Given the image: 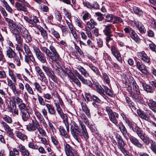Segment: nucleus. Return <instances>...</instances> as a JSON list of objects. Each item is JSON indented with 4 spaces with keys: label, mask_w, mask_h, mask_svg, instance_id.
<instances>
[{
    "label": "nucleus",
    "mask_w": 156,
    "mask_h": 156,
    "mask_svg": "<svg viewBox=\"0 0 156 156\" xmlns=\"http://www.w3.org/2000/svg\"><path fill=\"white\" fill-rule=\"evenodd\" d=\"M126 100L132 110L133 111L136 110V108L135 106V105L133 102L130 100V98L128 97H126Z\"/></svg>",
    "instance_id": "obj_36"
},
{
    "label": "nucleus",
    "mask_w": 156,
    "mask_h": 156,
    "mask_svg": "<svg viewBox=\"0 0 156 156\" xmlns=\"http://www.w3.org/2000/svg\"><path fill=\"white\" fill-rule=\"evenodd\" d=\"M86 25L90 29H93L95 27V26L97 25V23L92 19L86 22Z\"/></svg>",
    "instance_id": "obj_29"
},
{
    "label": "nucleus",
    "mask_w": 156,
    "mask_h": 156,
    "mask_svg": "<svg viewBox=\"0 0 156 156\" xmlns=\"http://www.w3.org/2000/svg\"><path fill=\"white\" fill-rule=\"evenodd\" d=\"M62 1L65 4L69 5L73 7V5L76 3V0H62Z\"/></svg>",
    "instance_id": "obj_55"
},
{
    "label": "nucleus",
    "mask_w": 156,
    "mask_h": 156,
    "mask_svg": "<svg viewBox=\"0 0 156 156\" xmlns=\"http://www.w3.org/2000/svg\"><path fill=\"white\" fill-rule=\"evenodd\" d=\"M91 17V16L88 12H86L83 16L82 18L84 20L89 19Z\"/></svg>",
    "instance_id": "obj_64"
},
{
    "label": "nucleus",
    "mask_w": 156,
    "mask_h": 156,
    "mask_svg": "<svg viewBox=\"0 0 156 156\" xmlns=\"http://www.w3.org/2000/svg\"><path fill=\"white\" fill-rule=\"evenodd\" d=\"M89 67L97 75H100V72L97 68L95 67L92 64L90 65Z\"/></svg>",
    "instance_id": "obj_50"
},
{
    "label": "nucleus",
    "mask_w": 156,
    "mask_h": 156,
    "mask_svg": "<svg viewBox=\"0 0 156 156\" xmlns=\"http://www.w3.org/2000/svg\"><path fill=\"white\" fill-rule=\"evenodd\" d=\"M21 32L24 37L27 39L28 42H30L32 41V39L30 37L29 33L28 30L26 28H23L21 30Z\"/></svg>",
    "instance_id": "obj_22"
},
{
    "label": "nucleus",
    "mask_w": 156,
    "mask_h": 156,
    "mask_svg": "<svg viewBox=\"0 0 156 156\" xmlns=\"http://www.w3.org/2000/svg\"><path fill=\"white\" fill-rule=\"evenodd\" d=\"M8 80L7 83L10 89L12 90L14 94L15 95L16 94H18L19 93L17 89H16V87L15 85V83L13 82L12 80H8L9 78H7Z\"/></svg>",
    "instance_id": "obj_21"
},
{
    "label": "nucleus",
    "mask_w": 156,
    "mask_h": 156,
    "mask_svg": "<svg viewBox=\"0 0 156 156\" xmlns=\"http://www.w3.org/2000/svg\"><path fill=\"white\" fill-rule=\"evenodd\" d=\"M18 107L20 110V113L29 111V107L27 106L25 104L23 103L18 105Z\"/></svg>",
    "instance_id": "obj_35"
},
{
    "label": "nucleus",
    "mask_w": 156,
    "mask_h": 156,
    "mask_svg": "<svg viewBox=\"0 0 156 156\" xmlns=\"http://www.w3.org/2000/svg\"><path fill=\"white\" fill-rule=\"evenodd\" d=\"M24 18L26 22L31 24L32 26L36 27V23L39 22V20L36 16H33V18H29L27 16H24Z\"/></svg>",
    "instance_id": "obj_14"
},
{
    "label": "nucleus",
    "mask_w": 156,
    "mask_h": 156,
    "mask_svg": "<svg viewBox=\"0 0 156 156\" xmlns=\"http://www.w3.org/2000/svg\"><path fill=\"white\" fill-rule=\"evenodd\" d=\"M59 130L60 133V135L62 136L64 138L66 139L69 138V136L68 134V133L69 132V126H60L59 128Z\"/></svg>",
    "instance_id": "obj_10"
},
{
    "label": "nucleus",
    "mask_w": 156,
    "mask_h": 156,
    "mask_svg": "<svg viewBox=\"0 0 156 156\" xmlns=\"http://www.w3.org/2000/svg\"><path fill=\"white\" fill-rule=\"evenodd\" d=\"M1 124L2 127L4 128L6 132L11 129L9 126L6 122L4 121H2L1 122Z\"/></svg>",
    "instance_id": "obj_58"
},
{
    "label": "nucleus",
    "mask_w": 156,
    "mask_h": 156,
    "mask_svg": "<svg viewBox=\"0 0 156 156\" xmlns=\"http://www.w3.org/2000/svg\"><path fill=\"white\" fill-rule=\"evenodd\" d=\"M148 105L150 108L152 110L154 108H156V101H152L148 103Z\"/></svg>",
    "instance_id": "obj_59"
},
{
    "label": "nucleus",
    "mask_w": 156,
    "mask_h": 156,
    "mask_svg": "<svg viewBox=\"0 0 156 156\" xmlns=\"http://www.w3.org/2000/svg\"><path fill=\"white\" fill-rule=\"evenodd\" d=\"M116 138L118 144L119 148L123 153L126 152V150L124 148L125 144L121 137L120 135H118L116 136Z\"/></svg>",
    "instance_id": "obj_13"
},
{
    "label": "nucleus",
    "mask_w": 156,
    "mask_h": 156,
    "mask_svg": "<svg viewBox=\"0 0 156 156\" xmlns=\"http://www.w3.org/2000/svg\"><path fill=\"white\" fill-rule=\"evenodd\" d=\"M131 37L136 42H137L139 40V38L138 37L137 35L135 32L133 30H132L130 34Z\"/></svg>",
    "instance_id": "obj_46"
},
{
    "label": "nucleus",
    "mask_w": 156,
    "mask_h": 156,
    "mask_svg": "<svg viewBox=\"0 0 156 156\" xmlns=\"http://www.w3.org/2000/svg\"><path fill=\"white\" fill-rule=\"evenodd\" d=\"M82 83L84 84L87 85L92 88L93 86V83L90 80H89L85 79L83 77L80 80Z\"/></svg>",
    "instance_id": "obj_42"
},
{
    "label": "nucleus",
    "mask_w": 156,
    "mask_h": 156,
    "mask_svg": "<svg viewBox=\"0 0 156 156\" xmlns=\"http://www.w3.org/2000/svg\"><path fill=\"white\" fill-rule=\"evenodd\" d=\"M124 120L125 121L126 123L127 124L129 128L133 130V129H134V124L133 123L126 117L125 118Z\"/></svg>",
    "instance_id": "obj_44"
},
{
    "label": "nucleus",
    "mask_w": 156,
    "mask_h": 156,
    "mask_svg": "<svg viewBox=\"0 0 156 156\" xmlns=\"http://www.w3.org/2000/svg\"><path fill=\"white\" fill-rule=\"evenodd\" d=\"M46 107L48 113L51 115H55L56 112L54 107L51 104H46Z\"/></svg>",
    "instance_id": "obj_26"
},
{
    "label": "nucleus",
    "mask_w": 156,
    "mask_h": 156,
    "mask_svg": "<svg viewBox=\"0 0 156 156\" xmlns=\"http://www.w3.org/2000/svg\"><path fill=\"white\" fill-rule=\"evenodd\" d=\"M133 11L135 13L137 14L139 16H142L143 12L142 10L136 6H134L133 8Z\"/></svg>",
    "instance_id": "obj_39"
},
{
    "label": "nucleus",
    "mask_w": 156,
    "mask_h": 156,
    "mask_svg": "<svg viewBox=\"0 0 156 156\" xmlns=\"http://www.w3.org/2000/svg\"><path fill=\"white\" fill-rule=\"evenodd\" d=\"M41 33V34L45 39H47L48 38V34L46 31L43 28L40 27H38Z\"/></svg>",
    "instance_id": "obj_41"
},
{
    "label": "nucleus",
    "mask_w": 156,
    "mask_h": 156,
    "mask_svg": "<svg viewBox=\"0 0 156 156\" xmlns=\"http://www.w3.org/2000/svg\"><path fill=\"white\" fill-rule=\"evenodd\" d=\"M34 86L35 89L37 90V92L40 93H42V88L38 83L35 82L34 83Z\"/></svg>",
    "instance_id": "obj_49"
},
{
    "label": "nucleus",
    "mask_w": 156,
    "mask_h": 156,
    "mask_svg": "<svg viewBox=\"0 0 156 156\" xmlns=\"http://www.w3.org/2000/svg\"><path fill=\"white\" fill-rule=\"evenodd\" d=\"M106 111L108 114L110 121L114 125L117 126L119 114L116 112H113L109 107L106 108Z\"/></svg>",
    "instance_id": "obj_4"
},
{
    "label": "nucleus",
    "mask_w": 156,
    "mask_h": 156,
    "mask_svg": "<svg viewBox=\"0 0 156 156\" xmlns=\"http://www.w3.org/2000/svg\"><path fill=\"white\" fill-rule=\"evenodd\" d=\"M49 32L57 40L60 38V35L58 32L53 28H50L48 30Z\"/></svg>",
    "instance_id": "obj_32"
},
{
    "label": "nucleus",
    "mask_w": 156,
    "mask_h": 156,
    "mask_svg": "<svg viewBox=\"0 0 156 156\" xmlns=\"http://www.w3.org/2000/svg\"><path fill=\"white\" fill-rule=\"evenodd\" d=\"M112 26V24L104 25V28L103 32L104 34L106 36V41L107 42H109L113 40V38L112 37L113 36L112 34V31L111 30Z\"/></svg>",
    "instance_id": "obj_6"
},
{
    "label": "nucleus",
    "mask_w": 156,
    "mask_h": 156,
    "mask_svg": "<svg viewBox=\"0 0 156 156\" xmlns=\"http://www.w3.org/2000/svg\"><path fill=\"white\" fill-rule=\"evenodd\" d=\"M80 123L82 129V131H80L78 135L83 137L85 140H87L88 139L89 136L85 126L80 121Z\"/></svg>",
    "instance_id": "obj_12"
},
{
    "label": "nucleus",
    "mask_w": 156,
    "mask_h": 156,
    "mask_svg": "<svg viewBox=\"0 0 156 156\" xmlns=\"http://www.w3.org/2000/svg\"><path fill=\"white\" fill-rule=\"evenodd\" d=\"M6 56L9 58L12 59L16 55L15 52L10 47H6L5 51Z\"/></svg>",
    "instance_id": "obj_17"
},
{
    "label": "nucleus",
    "mask_w": 156,
    "mask_h": 156,
    "mask_svg": "<svg viewBox=\"0 0 156 156\" xmlns=\"http://www.w3.org/2000/svg\"><path fill=\"white\" fill-rule=\"evenodd\" d=\"M37 74L39 76L41 79V80L44 82L46 84H48V80L46 78L45 75L44 73L41 70L40 72L38 73Z\"/></svg>",
    "instance_id": "obj_38"
},
{
    "label": "nucleus",
    "mask_w": 156,
    "mask_h": 156,
    "mask_svg": "<svg viewBox=\"0 0 156 156\" xmlns=\"http://www.w3.org/2000/svg\"><path fill=\"white\" fill-rule=\"evenodd\" d=\"M25 86L26 90L29 94L31 95L34 94V93L33 90L29 84L27 83H26L25 85Z\"/></svg>",
    "instance_id": "obj_47"
},
{
    "label": "nucleus",
    "mask_w": 156,
    "mask_h": 156,
    "mask_svg": "<svg viewBox=\"0 0 156 156\" xmlns=\"http://www.w3.org/2000/svg\"><path fill=\"white\" fill-rule=\"evenodd\" d=\"M77 69L81 73L82 75L84 76L85 77H87L89 75V73L87 72L86 70L82 67L80 66H78Z\"/></svg>",
    "instance_id": "obj_37"
},
{
    "label": "nucleus",
    "mask_w": 156,
    "mask_h": 156,
    "mask_svg": "<svg viewBox=\"0 0 156 156\" xmlns=\"http://www.w3.org/2000/svg\"><path fill=\"white\" fill-rule=\"evenodd\" d=\"M137 30L140 33L145 34L146 32V29L142 23L139 21H136L134 23Z\"/></svg>",
    "instance_id": "obj_18"
},
{
    "label": "nucleus",
    "mask_w": 156,
    "mask_h": 156,
    "mask_svg": "<svg viewBox=\"0 0 156 156\" xmlns=\"http://www.w3.org/2000/svg\"><path fill=\"white\" fill-rule=\"evenodd\" d=\"M7 78V75L5 72L3 70H0V79H4Z\"/></svg>",
    "instance_id": "obj_60"
},
{
    "label": "nucleus",
    "mask_w": 156,
    "mask_h": 156,
    "mask_svg": "<svg viewBox=\"0 0 156 156\" xmlns=\"http://www.w3.org/2000/svg\"><path fill=\"white\" fill-rule=\"evenodd\" d=\"M138 115L142 119L145 120L148 122H150L151 119H150V115L152 117H154L153 115H151L150 113L149 115L145 114L142 111L139 109H137L136 111Z\"/></svg>",
    "instance_id": "obj_15"
},
{
    "label": "nucleus",
    "mask_w": 156,
    "mask_h": 156,
    "mask_svg": "<svg viewBox=\"0 0 156 156\" xmlns=\"http://www.w3.org/2000/svg\"><path fill=\"white\" fill-rule=\"evenodd\" d=\"M136 66L137 68L142 73L145 75H147L148 72L147 71L146 66L141 62H138L136 63Z\"/></svg>",
    "instance_id": "obj_19"
},
{
    "label": "nucleus",
    "mask_w": 156,
    "mask_h": 156,
    "mask_svg": "<svg viewBox=\"0 0 156 156\" xmlns=\"http://www.w3.org/2000/svg\"><path fill=\"white\" fill-rule=\"evenodd\" d=\"M140 139L147 145H148L149 144H150L153 140L151 139L148 136L146 135V133Z\"/></svg>",
    "instance_id": "obj_34"
},
{
    "label": "nucleus",
    "mask_w": 156,
    "mask_h": 156,
    "mask_svg": "<svg viewBox=\"0 0 156 156\" xmlns=\"http://www.w3.org/2000/svg\"><path fill=\"white\" fill-rule=\"evenodd\" d=\"M64 148L67 156H75L77 152L74 147L67 143L64 144Z\"/></svg>",
    "instance_id": "obj_8"
},
{
    "label": "nucleus",
    "mask_w": 156,
    "mask_h": 156,
    "mask_svg": "<svg viewBox=\"0 0 156 156\" xmlns=\"http://www.w3.org/2000/svg\"><path fill=\"white\" fill-rule=\"evenodd\" d=\"M142 86L144 90L150 93H153L154 91V89L150 85H148L146 83H143Z\"/></svg>",
    "instance_id": "obj_31"
},
{
    "label": "nucleus",
    "mask_w": 156,
    "mask_h": 156,
    "mask_svg": "<svg viewBox=\"0 0 156 156\" xmlns=\"http://www.w3.org/2000/svg\"><path fill=\"white\" fill-rule=\"evenodd\" d=\"M94 85L96 91L104 97L105 96L104 93V88H102L101 85L98 83H95Z\"/></svg>",
    "instance_id": "obj_27"
},
{
    "label": "nucleus",
    "mask_w": 156,
    "mask_h": 156,
    "mask_svg": "<svg viewBox=\"0 0 156 156\" xmlns=\"http://www.w3.org/2000/svg\"><path fill=\"white\" fill-rule=\"evenodd\" d=\"M35 113V115L40 122H43H43L44 121V119L41 114L38 111L36 112Z\"/></svg>",
    "instance_id": "obj_45"
},
{
    "label": "nucleus",
    "mask_w": 156,
    "mask_h": 156,
    "mask_svg": "<svg viewBox=\"0 0 156 156\" xmlns=\"http://www.w3.org/2000/svg\"><path fill=\"white\" fill-rule=\"evenodd\" d=\"M5 21L8 23L11 33L15 35L20 33L19 28L16 23L12 20L7 18H5Z\"/></svg>",
    "instance_id": "obj_5"
},
{
    "label": "nucleus",
    "mask_w": 156,
    "mask_h": 156,
    "mask_svg": "<svg viewBox=\"0 0 156 156\" xmlns=\"http://www.w3.org/2000/svg\"><path fill=\"white\" fill-rule=\"evenodd\" d=\"M102 87L104 88V91H105L107 94L109 95V96L112 95L113 93L112 92L111 90L108 88V87L104 85H103Z\"/></svg>",
    "instance_id": "obj_56"
},
{
    "label": "nucleus",
    "mask_w": 156,
    "mask_h": 156,
    "mask_svg": "<svg viewBox=\"0 0 156 156\" xmlns=\"http://www.w3.org/2000/svg\"><path fill=\"white\" fill-rule=\"evenodd\" d=\"M42 67L46 74L54 82H57V80L56 76L50 68L45 66H42Z\"/></svg>",
    "instance_id": "obj_9"
},
{
    "label": "nucleus",
    "mask_w": 156,
    "mask_h": 156,
    "mask_svg": "<svg viewBox=\"0 0 156 156\" xmlns=\"http://www.w3.org/2000/svg\"><path fill=\"white\" fill-rule=\"evenodd\" d=\"M15 6L16 9L18 11H23L25 12L26 14H27L28 13L27 8L19 2H16L15 3Z\"/></svg>",
    "instance_id": "obj_24"
},
{
    "label": "nucleus",
    "mask_w": 156,
    "mask_h": 156,
    "mask_svg": "<svg viewBox=\"0 0 156 156\" xmlns=\"http://www.w3.org/2000/svg\"><path fill=\"white\" fill-rule=\"evenodd\" d=\"M82 110L85 112L86 114L88 116H90V111L87 105L85 103H81Z\"/></svg>",
    "instance_id": "obj_40"
},
{
    "label": "nucleus",
    "mask_w": 156,
    "mask_h": 156,
    "mask_svg": "<svg viewBox=\"0 0 156 156\" xmlns=\"http://www.w3.org/2000/svg\"><path fill=\"white\" fill-rule=\"evenodd\" d=\"M150 144V148L153 152L156 154V142L152 140Z\"/></svg>",
    "instance_id": "obj_51"
},
{
    "label": "nucleus",
    "mask_w": 156,
    "mask_h": 156,
    "mask_svg": "<svg viewBox=\"0 0 156 156\" xmlns=\"http://www.w3.org/2000/svg\"><path fill=\"white\" fill-rule=\"evenodd\" d=\"M8 73L9 76L10 77L12 80L14 82L16 83V77L12 70L9 69Z\"/></svg>",
    "instance_id": "obj_52"
},
{
    "label": "nucleus",
    "mask_w": 156,
    "mask_h": 156,
    "mask_svg": "<svg viewBox=\"0 0 156 156\" xmlns=\"http://www.w3.org/2000/svg\"><path fill=\"white\" fill-rule=\"evenodd\" d=\"M27 129L30 132H32L37 129L39 134L42 136H45L46 133L45 131L41 127L38 122L36 119L32 120L31 123L27 126Z\"/></svg>",
    "instance_id": "obj_2"
},
{
    "label": "nucleus",
    "mask_w": 156,
    "mask_h": 156,
    "mask_svg": "<svg viewBox=\"0 0 156 156\" xmlns=\"http://www.w3.org/2000/svg\"><path fill=\"white\" fill-rule=\"evenodd\" d=\"M41 49L46 54V56L51 59L52 62H56L57 60L60 61L61 60L56 49L53 46L51 45L49 49L45 47H41Z\"/></svg>",
    "instance_id": "obj_1"
},
{
    "label": "nucleus",
    "mask_w": 156,
    "mask_h": 156,
    "mask_svg": "<svg viewBox=\"0 0 156 156\" xmlns=\"http://www.w3.org/2000/svg\"><path fill=\"white\" fill-rule=\"evenodd\" d=\"M28 146L30 148L34 150H37L38 147L37 144L34 143L33 140H32V142H29Z\"/></svg>",
    "instance_id": "obj_48"
},
{
    "label": "nucleus",
    "mask_w": 156,
    "mask_h": 156,
    "mask_svg": "<svg viewBox=\"0 0 156 156\" xmlns=\"http://www.w3.org/2000/svg\"><path fill=\"white\" fill-rule=\"evenodd\" d=\"M117 126H118L120 131L122 133L123 135L125 136L126 138L128 139V138L125 136L126 134H128V133L126 128L123 124V123L122 122H120L118 125H117Z\"/></svg>",
    "instance_id": "obj_28"
},
{
    "label": "nucleus",
    "mask_w": 156,
    "mask_h": 156,
    "mask_svg": "<svg viewBox=\"0 0 156 156\" xmlns=\"http://www.w3.org/2000/svg\"><path fill=\"white\" fill-rule=\"evenodd\" d=\"M133 131L137 134L140 138L145 134V133L144 132L142 129L137 126L135 127Z\"/></svg>",
    "instance_id": "obj_23"
},
{
    "label": "nucleus",
    "mask_w": 156,
    "mask_h": 156,
    "mask_svg": "<svg viewBox=\"0 0 156 156\" xmlns=\"http://www.w3.org/2000/svg\"><path fill=\"white\" fill-rule=\"evenodd\" d=\"M85 97L87 102L93 101L94 102H100L101 101L99 98L96 96L92 95L91 96L89 93L85 94Z\"/></svg>",
    "instance_id": "obj_16"
},
{
    "label": "nucleus",
    "mask_w": 156,
    "mask_h": 156,
    "mask_svg": "<svg viewBox=\"0 0 156 156\" xmlns=\"http://www.w3.org/2000/svg\"><path fill=\"white\" fill-rule=\"evenodd\" d=\"M33 49L37 59L42 63H46V57L44 54L38 48L34 46Z\"/></svg>",
    "instance_id": "obj_7"
},
{
    "label": "nucleus",
    "mask_w": 156,
    "mask_h": 156,
    "mask_svg": "<svg viewBox=\"0 0 156 156\" xmlns=\"http://www.w3.org/2000/svg\"><path fill=\"white\" fill-rule=\"evenodd\" d=\"M103 79L104 81L107 83L109 84L110 82V79L108 76L107 74L106 73H103Z\"/></svg>",
    "instance_id": "obj_61"
},
{
    "label": "nucleus",
    "mask_w": 156,
    "mask_h": 156,
    "mask_svg": "<svg viewBox=\"0 0 156 156\" xmlns=\"http://www.w3.org/2000/svg\"><path fill=\"white\" fill-rule=\"evenodd\" d=\"M115 16L112 14H107L105 17V20L107 22H111L114 19Z\"/></svg>",
    "instance_id": "obj_54"
},
{
    "label": "nucleus",
    "mask_w": 156,
    "mask_h": 156,
    "mask_svg": "<svg viewBox=\"0 0 156 156\" xmlns=\"http://www.w3.org/2000/svg\"><path fill=\"white\" fill-rule=\"evenodd\" d=\"M134 92V93L130 92L129 94L130 96L133 99L134 101L137 102L140 101L141 98V96L139 95L140 93L139 87L133 90Z\"/></svg>",
    "instance_id": "obj_11"
},
{
    "label": "nucleus",
    "mask_w": 156,
    "mask_h": 156,
    "mask_svg": "<svg viewBox=\"0 0 156 156\" xmlns=\"http://www.w3.org/2000/svg\"><path fill=\"white\" fill-rule=\"evenodd\" d=\"M15 133L16 136L22 140H24L27 138V136L26 135L19 131H16Z\"/></svg>",
    "instance_id": "obj_33"
},
{
    "label": "nucleus",
    "mask_w": 156,
    "mask_h": 156,
    "mask_svg": "<svg viewBox=\"0 0 156 156\" xmlns=\"http://www.w3.org/2000/svg\"><path fill=\"white\" fill-rule=\"evenodd\" d=\"M70 125V132L72 135L78 143H80L81 140L78 136L81 131L78 125L74 121H72Z\"/></svg>",
    "instance_id": "obj_3"
},
{
    "label": "nucleus",
    "mask_w": 156,
    "mask_h": 156,
    "mask_svg": "<svg viewBox=\"0 0 156 156\" xmlns=\"http://www.w3.org/2000/svg\"><path fill=\"white\" fill-rule=\"evenodd\" d=\"M138 55L144 62L147 63L149 62L150 58L145 53L139 52L138 53Z\"/></svg>",
    "instance_id": "obj_25"
},
{
    "label": "nucleus",
    "mask_w": 156,
    "mask_h": 156,
    "mask_svg": "<svg viewBox=\"0 0 156 156\" xmlns=\"http://www.w3.org/2000/svg\"><path fill=\"white\" fill-rule=\"evenodd\" d=\"M130 140L133 144L137 147L140 149L144 148L143 146L144 143L142 142H141L137 138H130Z\"/></svg>",
    "instance_id": "obj_20"
},
{
    "label": "nucleus",
    "mask_w": 156,
    "mask_h": 156,
    "mask_svg": "<svg viewBox=\"0 0 156 156\" xmlns=\"http://www.w3.org/2000/svg\"><path fill=\"white\" fill-rule=\"evenodd\" d=\"M12 108L13 109L12 112L15 115H18L19 114V112L18 109L16 108V103H12Z\"/></svg>",
    "instance_id": "obj_53"
},
{
    "label": "nucleus",
    "mask_w": 156,
    "mask_h": 156,
    "mask_svg": "<svg viewBox=\"0 0 156 156\" xmlns=\"http://www.w3.org/2000/svg\"><path fill=\"white\" fill-rule=\"evenodd\" d=\"M20 114L22 119L24 121H27L30 118V115L29 111L20 112Z\"/></svg>",
    "instance_id": "obj_30"
},
{
    "label": "nucleus",
    "mask_w": 156,
    "mask_h": 156,
    "mask_svg": "<svg viewBox=\"0 0 156 156\" xmlns=\"http://www.w3.org/2000/svg\"><path fill=\"white\" fill-rule=\"evenodd\" d=\"M14 36L18 44H20L21 45L22 44H23V40L21 36L20 33Z\"/></svg>",
    "instance_id": "obj_43"
},
{
    "label": "nucleus",
    "mask_w": 156,
    "mask_h": 156,
    "mask_svg": "<svg viewBox=\"0 0 156 156\" xmlns=\"http://www.w3.org/2000/svg\"><path fill=\"white\" fill-rule=\"evenodd\" d=\"M38 100L40 105L43 106H46V104L44 101V99L39 95H38Z\"/></svg>",
    "instance_id": "obj_62"
},
{
    "label": "nucleus",
    "mask_w": 156,
    "mask_h": 156,
    "mask_svg": "<svg viewBox=\"0 0 156 156\" xmlns=\"http://www.w3.org/2000/svg\"><path fill=\"white\" fill-rule=\"evenodd\" d=\"M43 98L47 100H50L52 98V96L49 93H44L43 94Z\"/></svg>",
    "instance_id": "obj_63"
},
{
    "label": "nucleus",
    "mask_w": 156,
    "mask_h": 156,
    "mask_svg": "<svg viewBox=\"0 0 156 156\" xmlns=\"http://www.w3.org/2000/svg\"><path fill=\"white\" fill-rule=\"evenodd\" d=\"M2 118L5 122L9 123H11L12 122V119L8 115H3L2 116Z\"/></svg>",
    "instance_id": "obj_57"
}]
</instances>
